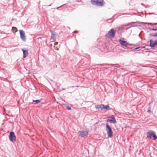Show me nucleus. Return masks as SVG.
<instances>
[{"label":"nucleus","mask_w":157,"mask_h":157,"mask_svg":"<svg viewBox=\"0 0 157 157\" xmlns=\"http://www.w3.org/2000/svg\"><path fill=\"white\" fill-rule=\"evenodd\" d=\"M154 24L155 25H156V24H157V23H154Z\"/></svg>","instance_id":"28"},{"label":"nucleus","mask_w":157,"mask_h":157,"mask_svg":"<svg viewBox=\"0 0 157 157\" xmlns=\"http://www.w3.org/2000/svg\"><path fill=\"white\" fill-rule=\"evenodd\" d=\"M141 5H144V4H143V3H141Z\"/></svg>","instance_id":"29"},{"label":"nucleus","mask_w":157,"mask_h":157,"mask_svg":"<svg viewBox=\"0 0 157 157\" xmlns=\"http://www.w3.org/2000/svg\"><path fill=\"white\" fill-rule=\"evenodd\" d=\"M116 31L113 29H111L106 34V36L107 37H110L111 38H113L115 37Z\"/></svg>","instance_id":"4"},{"label":"nucleus","mask_w":157,"mask_h":157,"mask_svg":"<svg viewBox=\"0 0 157 157\" xmlns=\"http://www.w3.org/2000/svg\"><path fill=\"white\" fill-rule=\"evenodd\" d=\"M9 137V139L12 142H14L16 141V137L13 132L12 131L10 132Z\"/></svg>","instance_id":"5"},{"label":"nucleus","mask_w":157,"mask_h":157,"mask_svg":"<svg viewBox=\"0 0 157 157\" xmlns=\"http://www.w3.org/2000/svg\"><path fill=\"white\" fill-rule=\"evenodd\" d=\"M51 46H52V44H51Z\"/></svg>","instance_id":"31"},{"label":"nucleus","mask_w":157,"mask_h":157,"mask_svg":"<svg viewBox=\"0 0 157 157\" xmlns=\"http://www.w3.org/2000/svg\"><path fill=\"white\" fill-rule=\"evenodd\" d=\"M147 137L153 140L157 139V136L155 135V132L153 130H149L146 133Z\"/></svg>","instance_id":"1"},{"label":"nucleus","mask_w":157,"mask_h":157,"mask_svg":"<svg viewBox=\"0 0 157 157\" xmlns=\"http://www.w3.org/2000/svg\"><path fill=\"white\" fill-rule=\"evenodd\" d=\"M151 31H157V28H156V29H154V28L152 29H151Z\"/></svg>","instance_id":"24"},{"label":"nucleus","mask_w":157,"mask_h":157,"mask_svg":"<svg viewBox=\"0 0 157 157\" xmlns=\"http://www.w3.org/2000/svg\"><path fill=\"white\" fill-rule=\"evenodd\" d=\"M119 42L121 45L125 47L127 46L128 44V43L126 41L122 40L121 39L119 40Z\"/></svg>","instance_id":"11"},{"label":"nucleus","mask_w":157,"mask_h":157,"mask_svg":"<svg viewBox=\"0 0 157 157\" xmlns=\"http://www.w3.org/2000/svg\"><path fill=\"white\" fill-rule=\"evenodd\" d=\"M144 47H137V48H135V50H136L137 49H139V48H144Z\"/></svg>","instance_id":"21"},{"label":"nucleus","mask_w":157,"mask_h":157,"mask_svg":"<svg viewBox=\"0 0 157 157\" xmlns=\"http://www.w3.org/2000/svg\"><path fill=\"white\" fill-rule=\"evenodd\" d=\"M102 105L101 104L100 105H97L95 106V108L96 109H101V110H102Z\"/></svg>","instance_id":"15"},{"label":"nucleus","mask_w":157,"mask_h":157,"mask_svg":"<svg viewBox=\"0 0 157 157\" xmlns=\"http://www.w3.org/2000/svg\"><path fill=\"white\" fill-rule=\"evenodd\" d=\"M106 127L108 137L109 138H111L113 136V132L111 128L107 124L106 125Z\"/></svg>","instance_id":"2"},{"label":"nucleus","mask_w":157,"mask_h":157,"mask_svg":"<svg viewBox=\"0 0 157 157\" xmlns=\"http://www.w3.org/2000/svg\"><path fill=\"white\" fill-rule=\"evenodd\" d=\"M66 5V4H63V5H62V6H59V7H57V8H56V9H58L59 8H60V7H62L63 6H65V5Z\"/></svg>","instance_id":"22"},{"label":"nucleus","mask_w":157,"mask_h":157,"mask_svg":"<svg viewBox=\"0 0 157 157\" xmlns=\"http://www.w3.org/2000/svg\"><path fill=\"white\" fill-rule=\"evenodd\" d=\"M74 33H78V31H75L73 32Z\"/></svg>","instance_id":"26"},{"label":"nucleus","mask_w":157,"mask_h":157,"mask_svg":"<svg viewBox=\"0 0 157 157\" xmlns=\"http://www.w3.org/2000/svg\"><path fill=\"white\" fill-rule=\"evenodd\" d=\"M143 24H144V25L149 24V25H152L153 24L151 23H147V22H143ZM153 24L154 25V24Z\"/></svg>","instance_id":"20"},{"label":"nucleus","mask_w":157,"mask_h":157,"mask_svg":"<svg viewBox=\"0 0 157 157\" xmlns=\"http://www.w3.org/2000/svg\"><path fill=\"white\" fill-rule=\"evenodd\" d=\"M147 112L148 113H150H150H151V110L150 109H149L147 110Z\"/></svg>","instance_id":"25"},{"label":"nucleus","mask_w":157,"mask_h":157,"mask_svg":"<svg viewBox=\"0 0 157 157\" xmlns=\"http://www.w3.org/2000/svg\"><path fill=\"white\" fill-rule=\"evenodd\" d=\"M79 134V136L81 137H84L87 135L88 132L87 131H79L78 132Z\"/></svg>","instance_id":"7"},{"label":"nucleus","mask_w":157,"mask_h":157,"mask_svg":"<svg viewBox=\"0 0 157 157\" xmlns=\"http://www.w3.org/2000/svg\"><path fill=\"white\" fill-rule=\"evenodd\" d=\"M58 44V43L57 42H56L54 43V47L55 48V49H56L57 50H58V48L57 47H56H56L55 46H56V45H57Z\"/></svg>","instance_id":"18"},{"label":"nucleus","mask_w":157,"mask_h":157,"mask_svg":"<svg viewBox=\"0 0 157 157\" xmlns=\"http://www.w3.org/2000/svg\"><path fill=\"white\" fill-rule=\"evenodd\" d=\"M41 100H33V101L35 102V104H37L41 101Z\"/></svg>","instance_id":"16"},{"label":"nucleus","mask_w":157,"mask_h":157,"mask_svg":"<svg viewBox=\"0 0 157 157\" xmlns=\"http://www.w3.org/2000/svg\"><path fill=\"white\" fill-rule=\"evenodd\" d=\"M106 121L108 122H109L113 124H115L117 123V121L114 117H111L110 119H108Z\"/></svg>","instance_id":"10"},{"label":"nucleus","mask_w":157,"mask_h":157,"mask_svg":"<svg viewBox=\"0 0 157 157\" xmlns=\"http://www.w3.org/2000/svg\"><path fill=\"white\" fill-rule=\"evenodd\" d=\"M149 30H150V31H151V29H151V28H149Z\"/></svg>","instance_id":"27"},{"label":"nucleus","mask_w":157,"mask_h":157,"mask_svg":"<svg viewBox=\"0 0 157 157\" xmlns=\"http://www.w3.org/2000/svg\"><path fill=\"white\" fill-rule=\"evenodd\" d=\"M50 32L52 34L51 39L53 41H55L56 40L55 37L57 36L56 33L52 31H50Z\"/></svg>","instance_id":"9"},{"label":"nucleus","mask_w":157,"mask_h":157,"mask_svg":"<svg viewBox=\"0 0 157 157\" xmlns=\"http://www.w3.org/2000/svg\"><path fill=\"white\" fill-rule=\"evenodd\" d=\"M22 50L23 52V58H26L28 56V50H24V49H22Z\"/></svg>","instance_id":"12"},{"label":"nucleus","mask_w":157,"mask_h":157,"mask_svg":"<svg viewBox=\"0 0 157 157\" xmlns=\"http://www.w3.org/2000/svg\"><path fill=\"white\" fill-rule=\"evenodd\" d=\"M134 23H135V22H131L129 23H128L127 24V25H131L132 24H134Z\"/></svg>","instance_id":"23"},{"label":"nucleus","mask_w":157,"mask_h":157,"mask_svg":"<svg viewBox=\"0 0 157 157\" xmlns=\"http://www.w3.org/2000/svg\"><path fill=\"white\" fill-rule=\"evenodd\" d=\"M12 31L13 33H15L17 31V30L16 27H13L12 28Z\"/></svg>","instance_id":"14"},{"label":"nucleus","mask_w":157,"mask_h":157,"mask_svg":"<svg viewBox=\"0 0 157 157\" xmlns=\"http://www.w3.org/2000/svg\"><path fill=\"white\" fill-rule=\"evenodd\" d=\"M109 107V106L108 105H105L103 104L102 105V110L108 109Z\"/></svg>","instance_id":"13"},{"label":"nucleus","mask_w":157,"mask_h":157,"mask_svg":"<svg viewBox=\"0 0 157 157\" xmlns=\"http://www.w3.org/2000/svg\"><path fill=\"white\" fill-rule=\"evenodd\" d=\"M104 1L103 0H91V3L97 6H102L104 5Z\"/></svg>","instance_id":"3"},{"label":"nucleus","mask_w":157,"mask_h":157,"mask_svg":"<svg viewBox=\"0 0 157 157\" xmlns=\"http://www.w3.org/2000/svg\"><path fill=\"white\" fill-rule=\"evenodd\" d=\"M51 5H52L51 4H50V5H49V6H51Z\"/></svg>","instance_id":"30"},{"label":"nucleus","mask_w":157,"mask_h":157,"mask_svg":"<svg viewBox=\"0 0 157 157\" xmlns=\"http://www.w3.org/2000/svg\"><path fill=\"white\" fill-rule=\"evenodd\" d=\"M66 107L68 110H70L71 109V107L68 105H66Z\"/></svg>","instance_id":"19"},{"label":"nucleus","mask_w":157,"mask_h":157,"mask_svg":"<svg viewBox=\"0 0 157 157\" xmlns=\"http://www.w3.org/2000/svg\"><path fill=\"white\" fill-rule=\"evenodd\" d=\"M19 32L21 39L23 41H25L26 40V37L25 36V32L21 30H20Z\"/></svg>","instance_id":"6"},{"label":"nucleus","mask_w":157,"mask_h":157,"mask_svg":"<svg viewBox=\"0 0 157 157\" xmlns=\"http://www.w3.org/2000/svg\"><path fill=\"white\" fill-rule=\"evenodd\" d=\"M157 45V40H153L151 39L150 41L149 46L151 48H154Z\"/></svg>","instance_id":"8"},{"label":"nucleus","mask_w":157,"mask_h":157,"mask_svg":"<svg viewBox=\"0 0 157 157\" xmlns=\"http://www.w3.org/2000/svg\"><path fill=\"white\" fill-rule=\"evenodd\" d=\"M149 36H150L152 37L157 36V33H150L149 34Z\"/></svg>","instance_id":"17"}]
</instances>
